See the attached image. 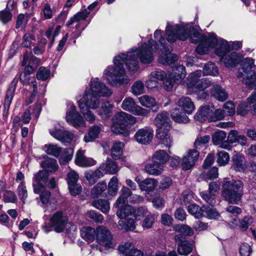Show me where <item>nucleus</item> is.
Wrapping results in <instances>:
<instances>
[{
	"label": "nucleus",
	"instance_id": "nucleus-16",
	"mask_svg": "<svg viewBox=\"0 0 256 256\" xmlns=\"http://www.w3.org/2000/svg\"><path fill=\"white\" fill-rule=\"evenodd\" d=\"M78 174L74 170H72L67 175V182L68 188L72 195L76 196L81 192L82 187L78 184Z\"/></svg>",
	"mask_w": 256,
	"mask_h": 256
},
{
	"label": "nucleus",
	"instance_id": "nucleus-46",
	"mask_svg": "<svg viewBox=\"0 0 256 256\" xmlns=\"http://www.w3.org/2000/svg\"><path fill=\"white\" fill-rule=\"evenodd\" d=\"M41 164L42 167L44 169V170H45L47 172H54L57 170L58 167L56 160L52 158L46 160Z\"/></svg>",
	"mask_w": 256,
	"mask_h": 256
},
{
	"label": "nucleus",
	"instance_id": "nucleus-27",
	"mask_svg": "<svg viewBox=\"0 0 256 256\" xmlns=\"http://www.w3.org/2000/svg\"><path fill=\"white\" fill-rule=\"evenodd\" d=\"M169 158L168 154L162 150L155 152L152 156V162L163 168L164 164L167 162Z\"/></svg>",
	"mask_w": 256,
	"mask_h": 256
},
{
	"label": "nucleus",
	"instance_id": "nucleus-55",
	"mask_svg": "<svg viewBox=\"0 0 256 256\" xmlns=\"http://www.w3.org/2000/svg\"><path fill=\"white\" fill-rule=\"evenodd\" d=\"M118 178L113 176L108 182V192L109 195L114 196H116L118 190Z\"/></svg>",
	"mask_w": 256,
	"mask_h": 256
},
{
	"label": "nucleus",
	"instance_id": "nucleus-61",
	"mask_svg": "<svg viewBox=\"0 0 256 256\" xmlns=\"http://www.w3.org/2000/svg\"><path fill=\"white\" fill-rule=\"evenodd\" d=\"M226 133L223 130L215 132L212 136V141L214 145H218L225 140Z\"/></svg>",
	"mask_w": 256,
	"mask_h": 256
},
{
	"label": "nucleus",
	"instance_id": "nucleus-43",
	"mask_svg": "<svg viewBox=\"0 0 256 256\" xmlns=\"http://www.w3.org/2000/svg\"><path fill=\"white\" fill-rule=\"evenodd\" d=\"M100 130L101 128L98 126H92L90 128L88 134L84 136V140L86 142H89L94 141L98 138Z\"/></svg>",
	"mask_w": 256,
	"mask_h": 256
},
{
	"label": "nucleus",
	"instance_id": "nucleus-17",
	"mask_svg": "<svg viewBox=\"0 0 256 256\" xmlns=\"http://www.w3.org/2000/svg\"><path fill=\"white\" fill-rule=\"evenodd\" d=\"M134 139L139 144H148L150 143L153 138V130L148 128L139 129L134 136Z\"/></svg>",
	"mask_w": 256,
	"mask_h": 256
},
{
	"label": "nucleus",
	"instance_id": "nucleus-32",
	"mask_svg": "<svg viewBox=\"0 0 256 256\" xmlns=\"http://www.w3.org/2000/svg\"><path fill=\"white\" fill-rule=\"evenodd\" d=\"M211 84L210 81L207 78L200 79L198 84L192 90L194 92H202V96H200L201 99H205L207 98L208 94L204 92V90L209 87Z\"/></svg>",
	"mask_w": 256,
	"mask_h": 256
},
{
	"label": "nucleus",
	"instance_id": "nucleus-41",
	"mask_svg": "<svg viewBox=\"0 0 256 256\" xmlns=\"http://www.w3.org/2000/svg\"><path fill=\"white\" fill-rule=\"evenodd\" d=\"M131 190L128 188L124 186L120 190V196L117 199L114 206L116 208L121 206L122 204H125L126 199L132 195Z\"/></svg>",
	"mask_w": 256,
	"mask_h": 256
},
{
	"label": "nucleus",
	"instance_id": "nucleus-12",
	"mask_svg": "<svg viewBox=\"0 0 256 256\" xmlns=\"http://www.w3.org/2000/svg\"><path fill=\"white\" fill-rule=\"evenodd\" d=\"M86 90L98 97H109L112 93L110 89L96 78L91 79L90 82V88Z\"/></svg>",
	"mask_w": 256,
	"mask_h": 256
},
{
	"label": "nucleus",
	"instance_id": "nucleus-49",
	"mask_svg": "<svg viewBox=\"0 0 256 256\" xmlns=\"http://www.w3.org/2000/svg\"><path fill=\"white\" fill-rule=\"evenodd\" d=\"M178 60V56L171 52H168L164 54H162L159 58L158 62L164 64L170 65Z\"/></svg>",
	"mask_w": 256,
	"mask_h": 256
},
{
	"label": "nucleus",
	"instance_id": "nucleus-2",
	"mask_svg": "<svg viewBox=\"0 0 256 256\" xmlns=\"http://www.w3.org/2000/svg\"><path fill=\"white\" fill-rule=\"evenodd\" d=\"M214 33L208 35L202 34L199 30H196L194 26L188 24H171L167 23L165 30V35L166 40L170 42H174L177 40L184 41L188 38L192 43H199L198 46H206L209 43L210 36Z\"/></svg>",
	"mask_w": 256,
	"mask_h": 256
},
{
	"label": "nucleus",
	"instance_id": "nucleus-40",
	"mask_svg": "<svg viewBox=\"0 0 256 256\" xmlns=\"http://www.w3.org/2000/svg\"><path fill=\"white\" fill-rule=\"evenodd\" d=\"M92 206L96 209L100 210L104 214H107L110 210V202L108 200L103 199L94 200L92 202Z\"/></svg>",
	"mask_w": 256,
	"mask_h": 256
},
{
	"label": "nucleus",
	"instance_id": "nucleus-62",
	"mask_svg": "<svg viewBox=\"0 0 256 256\" xmlns=\"http://www.w3.org/2000/svg\"><path fill=\"white\" fill-rule=\"evenodd\" d=\"M204 170L202 174V176L205 180H212L218 177V168L215 166L212 167L210 170Z\"/></svg>",
	"mask_w": 256,
	"mask_h": 256
},
{
	"label": "nucleus",
	"instance_id": "nucleus-1",
	"mask_svg": "<svg viewBox=\"0 0 256 256\" xmlns=\"http://www.w3.org/2000/svg\"><path fill=\"white\" fill-rule=\"evenodd\" d=\"M152 40L148 44H144L139 48L132 50L126 54H121L114 58V66H108L104 72V76L112 86H126L130 79L126 74L124 64L127 66L128 71L134 74L139 68L138 58L143 64H148L154 60V52L157 49Z\"/></svg>",
	"mask_w": 256,
	"mask_h": 256
},
{
	"label": "nucleus",
	"instance_id": "nucleus-31",
	"mask_svg": "<svg viewBox=\"0 0 256 256\" xmlns=\"http://www.w3.org/2000/svg\"><path fill=\"white\" fill-rule=\"evenodd\" d=\"M132 246L130 242H126L124 245H120L118 246L119 251L123 254L126 256H144L142 251L136 248L130 249Z\"/></svg>",
	"mask_w": 256,
	"mask_h": 256
},
{
	"label": "nucleus",
	"instance_id": "nucleus-33",
	"mask_svg": "<svg viewBox=\"0 0 256 256\" xmlns=\"http://www.w3.org/2000/svg\"><path fill=\"white\" fill-rule=\"evenodd\" d=\"M113 106L110 103V102L106 101L102 103L100 107L98 114L102 119H107L110 118L112 114V110Z\"/></svg>",
	"mask_w": 256,
	"mask_h": 256
},
{
	"label": "nucleus",
	"instance_id": "nucleus-45",
	"mask_svg": "<svg viewBox=\"0 0 256 256\" xmlns=\"http://www.w3.org/2000/svg\"><path fill=\"white\" fill-rule=\"evenodd\" d=\"M144 170L150 175L158 176L162 172L164 168L152 162V163L148 164L145 166Z\"/></svg>",
	"mask_w": 256,
	"mask_h": 256
},
{
	"label": "nucleus",
	"instance_id": "nucleus-6",
	"mask_svg": "<svg viewBox=\"0 0 256 256\" xmlns=\"http://www.w3.org/2000/svg\"><path fill=\"white\" fill-rule=\"evenodd\" d=\"M238 69L237 76L242 79V82L249 88L256 86V73L252 68L254 67V60L246 58L243 60Z\"/></svg>",
	"mask_w": 256,
	"mask_h": 256
},
{
	"label": "nucleus",
	"instance_id": "nucleus-35",
	"mask_svg": "<svg viewBox=\"0 0 256 256\" xmlns=\"http://www.w3.org/2000/svg\"><path fill=\"white\" fill-rule=\"evenodd\" d=\"M121 206L118 208L120 210L116 212L117 216L120 220L128 218L129 216L133 218V207L130 205H124V204H122Z\"/></svg>",
	"mask_w": 256,
	"mask_h": 256
},
{
	"label": "nucleus",
	"instance_id": "nucleus-5",
	"mask_svg": "<svg viewBox=\"0 0 256 256\" xmlns=\"http://www.w3.org/2000/svg\"><path fill=\"white\" fill-rule=\"evenodd\" d=\"M209 43L206 46L200 45L196 48V52L200 54H207L210 48H214L216 54L222 58L230 52V46L227 41L221 38H218L214 34L210 36Z\"/></svg>",
	"mask_w": 256,
	"mask_h": 256
},
{
	"label": "nucleus",
	"instance_id": "nucleus-9",
	"mask_svg": "<svg viewBox=\"0 0 256 256\" xmlns=\"http://www.w3.org/2000/svg\"><path fill=\"white\" fill-rule=\"evenodd\" d=\"M96 239L99 244L106 248H112L116 246L112 233L104 226L96 228Z\"/></svg>",
	"mask_w": 256,
	"mask_h": 256
},
{
	"label": "nucleus",
	"instance_id": "nucleus-38",
	"mask_svg": "<svg viewBox=\"0 0 256 256\" xmlns=\"http://www.w3.org/2000/svg\"><path fill=\"white\" fill-rule=\"evenodd\" d=\"M158 184V181L154 178H147L143 180V182L140 188L142 191L147 192H152L154 190Z\"/></svg>",
	"mask_w": 256,
	"mask_h": 256
},
{
	"label": "nucleus",
	"instance_id": "nucleus-7",
	"mask_svg": "<svg viewBox=\"0 0 256 256\" xmlns=\"http://www.w3.org/2000/svg\"><path fill=\"white\" fill-rule=\"evenodd\" d=\"M159 80L163 82L164 89L166 91L172 89L173 81L168 78L166 74L163 70H155L150 72L148 76V80L145 82L146 86L150 90L158 88L160 86Z\"/></svg>",
	"mask_w": 256,
	"mask_h": 256
},
{
	"label": "nucleus",
	"instance_id": "nucleus-50",
	"mask_svg": "<svg viewBox=\"0 0 256 256\" xmlns=\"http://www.w3.org/2000/svg\"><path fill=\"white\" fill-rule=\"evenodd\" d=\"M124 146V142H116L111 148V155L112 158L118 159L122 156V149Z\"/></svg>",
	"mask_w": 256,
	"mask_h": 256
},
{
	"label": "nucleus",
	"instance_id": "nucleus-57",
	"mask_svg": "<svg viewBox=\"0 0 256 256\" xmlns=\"http://www.w3.org/2000/svg\"><path fill=\"white\" fill-rule=\"evenodd\" d=\"M188 211L196 218H200L204 215L202 207L200 208L198 205L192 204L188 206Z\"/></svg>",
	"mask_w": 256,
	"mask_h": 256
},
{
	"label": "nucleus",
	"instance_id": "nucleus-52",
	"mask_svg": "<svg viewBox=\"0 0 256 256\" xmlns=\"http://www.w3.org/2000/svg\"><path fill=\"white\" fill-rule=\"evenodd\" d=\"M174 230L176 232H180L179 234L184 236H190L194 234L193 230L189 226L183 224H178L174 226Z\"/></svg>",
	"mask_w": 256,
	"mask_h": 256
},
{
	"label": "nucleus",
	"instance_id": "nucleus-58",
	"mask_svg": "<svg viewBox=\"0 0 256 256\" xmlns=\"http://www.w3.org/2000/svg\"><path fill=\"white\" fill-rule=\"evenodd\" d=\"M73 150L72 148H66L62 152L59 159L60 164H64L70 160L72 156Z\"/></svg>",
	"mask_w": 256,
	"mask_h": 256
},
{
	"label": "nucleus",
	"instance_id": "nucleus-36",
	"mask_svg": "<svg viewBox=\"0 0 256 256\" xmlns=\"http://www.w3.org/2000/svg\"><path fill=\"white\" fill-rule=\"evenodd\" d=\"M202 72L200 70H196L191 73L188 78V82L187 83L188 88L190 90L192 89L193 90L200 80V78L202 76Z\"/></svg>",
	"mask_w": 256,
	"mask_h": 256
},
{
	"label": "nucleus",
	"instance_id": "nucleus-25",
	"mask_svg": "<svg viewBox=\"0 0 256 256\" xmlns=\"http://www.w3.org/2000/svg\"><path fill=\"white\" fill-rule=\"evenodd\" d=\"M176 105L180 108L185 114H191L194 110V104L190 98L182 96L178 99Z\"/></svg>",
	"mask_w": 256,
	"mask_h": 256
},
{
	"label": "nucleus",
	"instance_id": "nucleus-28",
	"mask_svg": "<svg viewBox=\"0 0 256 256\" xmlns=\"http://www.w3.org/2000/svg\"><path fill=\"white\" fill-rule=\"evenodd\" d=\"M98 169L102 174V176L106 174H114L118 171V168L116 164L110 159L108 160L106 162L102 164Z\"/></svg>",
	"mask_w": 256,
	"mask_h": 256
},
{
	"label": "nucleus",
	"instance_id": "nucleus-54",
	"mask_svg": "<svg viewBox=\"0 0 256 256\" xmlns=\"http://www.w3.org/2000/svg\"><path fill=\"white\" fill-rule=\"evenodd\" d=\"M202 210L204 213L205 212V214L209 218L216 219L220 216V214L214 208L213 205H210L206 206L205 205L202 206Z\"/></svg>",
	"mask_w": 256,
	"mask_h": 256
},
{
	"label": "nucleus",
	"instance_id": "nucleus-44",
	"mask_svg": "<svg viewBox=\"0 0 256 256\" xmlns=\"http://www.w3.org/2000/svg\"><path fill=\"white\" fill-rule=\"evenodd\" d=\"M90 13L86 10L78 12L66 22V26H69L74 22H80L81 20H85L88 16Z\"/></svg>",
	"mask_w": 256,
	"mask_h": 256
},
{
	"label": "nucleus",
	"instance_id": "nucleus-13",
	"mask_svg": "<svg viewBox=\"0 0 256 256\" xmlns=\"http://www.w3.org/2000/svg\"><path fill=\"white\" fill-rule=\"evenodd\" d=\"M51 226L57 232H62L68 224H70L72 228L75 229L76 226L71 222H68V218L62 212L54 213L50 220Z\"/></svg>",
	"mask_w": 256,
	"mask_h": 256
},
{
	"label": "nucleus",
	"instance_id": "nucleus-60",
	"mask_svg": "<svg viewBox=\"0 0 256 256\" xmlns=\"http://www.w3.org/2000/svg\"><path fill=\"white\" fill-rule=\"evenodd\" d=\"M210 140L209 136H203L198 137L194 142V148L198 150L206 146V144L208 143Z\"/></svg>",
	"mask_w": 256,
	"mask_h": 256
},
{
	"label": "nucleus",
	"instance_id": "nucleus-22",
	"mask_svg": "<svg viewBox=\"0 0 256 256\" xmlns=\"http://www.w3.org/2000/svg\"><path fill=\"white\" fill-rule=\"evenodd\" d=\"M214 110V108L212 106H202L194 115V118L195 120L200 122H204L208 119L210 120V117Z\"/></svg>",
	"mask_w": 256,
	"mask_h": 256
},
{
	"label": "nucleus",
	"instance_id": "nucleus-37",
	"mask_svg": "<svg viewBox=\"0 0 256 256\" xmlns=\"http://www.w3.org/2000/svg\"><path fill=\"white\" fill-rule=\"evenodd\" d=\"M186 114L180 112L178 108H176L172 109L171 112V116L173 120L176 122L186 123L188 122L189 118Z\"/></svg>",
	"mask_w": 256,
	"mask_h": 256
},
{
	"label": "nucleus",
	"instance_id": "nucleus-29",
	"mask_svg": "<svg viewBox=\"0 0 256 256\" xmlns=\"http://www.w3.org/2000/svg\"><path fill=\"white\" fill-rule=\"evenodd\" d=\"M170 120L168 114L166 112H163L158 114L154 120V123L158 128H170Z\"/></svg>",
	"mask_w": 256,
	"mask_h": 256
},
{
	"label": "nucleus",
	"instance_id": "nucleus-63",
	"mask_svg": "<svg viewBox=\"0 0 256 256\" xmlns=\"http://www.w3.org/2000/svg\"><path fill=\"white\" fill-rule=\"evenodd\" d=\"M203 73L206 75L216 76L218 73V70L214 64L209 62L204 66Z\"/></svg>",
	"mask_w": 256,
	"mask_h": 256
},
{
	"label": "nucleus",
	"instance_id": "nucleus-20",
	"mask_svg": "<svg viewBox=\"0 0 256 256\" xmlns=\"http://www.w3.org/2000/svg\"><path fill=\"white\" fill-rule=\"evenodd\" d=\"M85 150H79L77 152L75 157L76 164L80 167L86 168L92 166L96 164V161L91 158L86 157L84 155Z\"/></svg>",
	"mask_w": 256,
	"mask_h": 256
},
{
	"label": "nucleus",
	"instance_id": "nucleus-53",
	"mask_svg": "<svg viewBox=\"0 0 256 256\" xmlns=\"http://www.w3.org/2000/svg\"><path fill=\"white\" fill-rule=\"evenodd\" d=\"M44 148L47 154L55 157H58L62 153V148L56 144H46Z\"/></svg>",
	"mask_w": 256,
	"mask_h": 256
},
{
	"label": "nucleus",
	"instance_id": "nucleus-34",
	"mask_svg": "<svg viewBox=\"0 0 256 256\" xmlns=\"http://www.w3.org/2000/svg\"><path fill=\"white\" fill-rule=\"evenodd\" d=\"M210 93L219 101L224 102L228 98V92L218 85H214L211 90Z\"/></svg>",
	"mask_w": 256,
	"mask_h": 256
},
{
	"label": "nucleus",
	"instance_id": "nucleus-59",
	"mask_svg": "<svg viewBox=\"0 0 256 256\" xmlns=\"http://www.w3.org/2000/svg\"><path fill=\"white\" fill-rule=\"evenodd\" d=\"M217 162L220 166H224L230 161L229 154L224 152L220 151L217 153Z\"/></svg>",
	"mask_w": 256,
	"mask_h": 256
},
{
	"label": "nucleus",
	"instance_id": "nucleus-51",
	"mask_svg": "<svg viewBox=\"0 0 256 256\" xmlns=\"http://www.w3.org/2000/svg\"><path fill=\"white\" fill-rule=\"evenodd\" d=\"M102 176V174L98 168L95 172L88 171L85 172V178L90 184H94Z\"/></svg>",
	"mask_w": 256,
	"mask_h": 256
},
{
	"label": "nucleus",
	"instance_id": "nucleus-64",
	"mask_svg": "<svg viewBox=\"0 0 256 256\" xmlns=\"http://www.w3.org/2000/svg\"><path fill=\"white\" fill-rule=\"evenodd\" d=\"M17 191L18 196L24 203L26 199L28 197V192L24 182H21L20 183L18 186Z\"/></svg>",
	"mask_w": 256,
	"mask_h": 256
},
{
	"label": "nucleus",
	"instance_id": "nucleus-19",
	"mask_svg": "<svg viewBox=\"0 0 256 256\" xmlns=\"http://www.w3.org/2000/svg\"><path fill=\"white\" fill-rule=\"evenodd\" d=\"M174 240L180 243L178 248V254L180 255L188 256L191 252L192 246L189 242L185 240L182 234H178L175 236Z\"/></svg>",
	"mask_w": 256,
	"mask_h": 256
},
{
	"label": "nucleus",
	"instance_id": "nucleus-15",
	"mask_svg": "<svg viewBox=\"0 0 256 256\" xmlns=\"http://www.w3.org/2000/svg\"><path fill=\"white\" fill-rule=\"evenodd\" d=\"M48 174L45 170H40L33 178L32 187L35 194H39L44 189L48 182Z\"/></svg>",
	"mask_w": 256,
	"mask_h": 256
},
{
	"label": "nucleus",
	"instance_id": "nucleus-8",
	"mask_svg": "<svg viewBox=\"0 0 256 256\" xmlns=\"http://www.w3.org/2000/svg\"><path fill=\"white\" fill-rule=\"evenodd\" d=\"M27 64H28L20 76V80L24 83L29 82V76L34 72L39 64V60L36 56H32L31 52L26 53L24 56L22 65L24 66Z\"/></svg>",
	"mask_w": 256,
	"mask_h": 256
},
{
	"label": "nucleus",
	"instance_id": "nucleus-48",
	"mask_svg": "<svg viewBox=\"0 0 256 256\" xmlns=\"http://www.w3.org/2000/svg\"><path fill=\"white\" fill-rule=\"evenodd\" d=\"M80 234L84 239L92 242L96 238V229L90 226L84 227L81 230Z\"/></svg>",
	"mask_w": 256,
	"mask_h": 256
},
{
	"label": "nucleus",
	"instance_id": "nucleus-24",
	"mask_svg": "<svg viewBox=\"0 0 256 256\" xmlns=\"http://www.w3.org/2000/svg\"><path fill=\"white\" fill-rule=\"evenodd\" d=\"M18 80L14 78L11 82L5 96V99L4 104V112L7 113L8 111L10 105L12 103L14 93L16 90V85Z\"/></svg>",
	"mask_w": 256,
	"mask_h": 256
},
{
	"label": "nucleus",
	"instance_id": "nucleus-14",
	"mask_svg": "<svg viewBox=\"0 0 256 256\" xmlns=\"http://www.w3.org/2000/svg\"><path fill=\"white\" fill-rule=\"evenodd\" d=\"M68 108L66 114V120L74 127L85 126V121L82 116L76 110V107L72 103L68 104Z\"/></svg>",
	"mask_w": 256,
	"mask_h": 256
},
{
	"label": "nucleus",
	"instance_id": "nucleus-11",
	"mask_svg": "<svg viewBox=\"0 0 256 256\" xmlns=\"http://www.w3.org/2000/svg\"><path fill=\"white\" fill-rule=\"evenodd\" d=\"M121 106L124 110L130 112L135 116L146 117L150 112L148 110L137 105L134 100L130 97L124 98Z\"/></svg>",
	"mask_w": 256,
	"mask_h": 256
},
{
	"label": "nucleus",
	"instance_id": "nucleus-10",
	"mask_svg": "<svg viewBox=\"0 0 256 256\" xmlns=\"http://www.w3.org/2000/svg\"><path fill=\"white\" fill-rule=\"evenodd\" d=\"M99 97L86 90L82 97L78 100L80 110H96L100 106Z\"/></svg>",
	"mask_w": 256,
	"mask_h": 256
},
{
	"label": "nucleus",
	"instance_id": "nucleus-23",
	"mask_svg": "<svg viewBox=\"0 0 256 256\" xmlns=\"http://www.w3.org/2000/svg\"><path fill=\"white\" fill-rule=\"evenodd\" d=\"M170 128H160L156 130V137L161 143L170 148L172 143V138L169 133Z\"/></svg>",
	"mask_w": 256,
	"mask_h": 256
},
{
	"label": "nucleus",
	"instance_id": "nucleus-26",
	"mask_svg": "<svg viewBox=\"0 0 256 256\" xmlns=\"http://www.w3.org/2000/svg\"><path fill=\"white\" fill-rule=\"evenodd\" d=\"M240 56L236 52H229L224 56L220 58V60L224 62L227 68L235 66L239 62Z\"/></svg>",
	"mask_w": 256,
	"mask_h": 256
},
{
	"label": "nucleus",
	"instance_id": "nucleus-3",
	"mask_svg": "<svg viewBox=\"0 0 256 256\" xmlns=\"http://www.w3.org/2000/svg\"><path fill=\"white\" fill-rule=\"evenodd\" d=\"M244 184L239 180H224L222 185V195L229 204H238L244 194Z\"/></svg>",
	"mask_w": 256,
	"mask_h": 256
},
{
	"label": "nucleus",
	"instance_id": "nucleus-47",
	"mask_svg": "<svg viewBox=\"0 0 256 256\" xmlns=\"http://www.w3.org/2000/svg\"><path fill=\"white\" fill-rule=\"evenodd\" d=\"M118 224L121 230L124 232L133 230L136 228L134 220L131 217L128 218L120 220Z\"/></svg>",
	"mask_w": 256,
	"mask_h": 256
},
{
	"label": "nucleus",
	"instance_id": "nucleus-4",
	"mask_svg": "<svg viewBox=\"0 0 256 256\" xmlns=\"http://www.w3.org/2000/svg\"><path fill=\"white\" fill-rule=\"evenodd\" d=\"M111 130L116 134H122L124 136L130 135L128 125H134L137 122L135 116L124 112L116 114L112 118Z\"/></svg>",
	"mask_w": 256,
	"mask_h": 256
},
{
	"label": "nucleus",
	"instance_id": "nucleus-21",
	"mask_svg": "<svg viewBox=\"0 0 256 256\" xmlns=\"http://www.w3.org/2000/svg\"><path fill=\"white\" fill-rule=\"evenodd\" d=\"M186 76L185 67L182 65H178L173 68L172 73L168 76V78H170L173 81L174 86L175 83H180L184 78Z\"/></svg>",
	"mask_w": 256,
	"mask_h": 256
},
{
	"label": "nucleus",
	"instance_id": "nucleus-42",
	"mask_svg": "<svg viewBox=\"0 0 256 256\" xmlns=\"http://www.w3.org/2000/svg\"><path fill=\"white\" fill-rule=\"evenodd\" d=\"M232 168L234 170L241 172L245 168L244 158L241 155L235 154L232 158Z\"/></svg>",
	"mask_w": 256,
	"mask_h": 256
},
{
	"label": "nucleus",
	"instance_id": "nucleus-30",
	"mask_svg": "<svg viewBox=\"0 0 256 256\" xmlns=\"http://www.w3.org/2000/svg\"><path fill=\"white\" fill-rule=\"evenodd\" d=\"M140 104L143 106L153 109V111L156 112L158 108L155 98L148 95H144L138 98Z\"/></svg>",
	"mask_w": 256,
	"mask_h": 256
},
{
	"label": "nucleus",
	"instance_id": "nucleus-56",
	"mask_svg": "<svg viewBox=\"0 0 256 256\" xmlns=\"http://www.w3.org/2000/svg\"><path fill=\"white\" fill-rule=\"evenodd\" d=\"M132 92L134 96H139L144 93V82L140 80H136L132 85Z\"/></svg>",
	"mask_w": 256,
	"mask_h": 256
},
{
	"label": "nucleus",
	"instance_id": "nucleus-18",
	"mask_svg": "<svg viewBox=\"0 0 256 256\" xmlns=\"http://www.w3.org/2000/svg\"><path fill=\"white\" fill-rule=\"evenodd\" d=\"M199 152L196 150H190L187 154L183 157L182 162V169L186 170L190 169L196 164L199 157Z\"/></svg>",
	"mask_w": 256,
	"mask_h": 256
},
{
	"label": "nucleus",
	"instance_id": "nucleus-39",
	"mask_svg": "<svg viewBox=\"0 0 256 256\" xmlns=\"http://www.w3.org/2000/svg\"><path fill=\"white\" fill-rule=\"evenodd\" d=\"M107 188L106 183L104 182H98L91 190L90 196L92 198H97L102 196Z\"/></svg>",
	"mask_w": 256,
	"mask_h": 256
}]
</instances>
